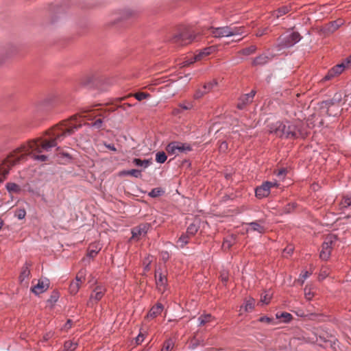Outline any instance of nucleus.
<instances>
[{
	"label": "nucleus",
	"mask_w": 351,
	"mask_h": 351,
	"mask_svg": "<svg viewBox=\"0 0 351 351\" xmlns=\"http://www.w3.org/2000/svg\"><path fill=\"white\" fill-rule=\"evenodd\" d=\"M191 237L186 232L183 233L178 239L177 243L180 245V247L183 248L186 244L189 243Z\"/></svg>",
	"instance_id": "obj_28"
},
{
	"label": "nucleus",
	"mask_w": 351,
	"mask_h": 351,
	"mask_svg": "<svg viewBox=\"0 0 351 351\" xmlns=\"http://www.w3.org/2000/svg\"><path fill=\"white\" fill-rule=\"evenodd\" d=\"M72 323H73V322L71 319H68L66 321V322L65 323V324L64 325V329L65 330L70 329L72 326Z\"/></svg>",
	"instance_id": "obj_53"
},
{
	"label": "nucleus",
	"mask_w": 351,
	"mask_h": 351,
	"mask_svg": "<svg viewBox=\"0 0 351 351\" xmlns=\"http://www.w3.org/2000/svg\"><path fill=\"white\" fill-rule=\"evenodd\" d=\"M78 344L77 342L73 341H66L64 344V351H74L76 350Z\"/></svg>",
	"instance_id": "obj_31"
},
{
	"label": "nucleus",
	"mask_w": 351,
	"mask_h": 351,
	"mask_svg": "<svg viewBox=\"0 0 351 351\" xmlns=\"http://www.w3.org/2000/svg\"><path fill=\"white\" fill-rule=\"evenodd\" d=\"M331 27L332 28V30H336L340 25V24L338 23L337 21H332L330 23Z\"/></svg>",
	"instance_id": "obj_57"
},
{
	"label": "nucleus",
	"mask_w": 351,
	"mask_h": 351,
	"mask_svg": "<svg viewBox=\"0 0 351 351\" xmlns=\"http://www.w3.org/2000/svg\"><path fill=\"white\" fill-rule=\"evenodd\" d=\"M311 273L308 272V271H304L301 273L300 275V278L302 281V282L311 276Z\"/></svg>",
	"instance_id": "obj_47"
},
{
	"label": "nucleus",
	"mask_w": 351,
	"mask_h": 351,
	"mask_svg": "<svg viewBox=\"0 0 351 351\" xmlns=\"http://www.w3.org/2000/svg\"><path fill=\"white\" fill-rule=\"evenodd\" d=\"M287 173V170L285 169H280L277 173V176L280 178L283 179Z\"/></svg>",
	"instance_id": "obj_51"
},
{
	"label": "nucleus",
	"mask_w": 351,
	"mask_h": 351,
	"mask_svg": "<svg viewBox=\"0 0 351 351\" xmlns=\"http://www.w3.org/2000/svg\"><path fill=\"white\" fill-rule=\"evenodd\" d=\"M256 51V47L255 45H251L246 47L241 51V53L244 56H249L254 53Z\"/></svg>",
	"instance_id": "obj_38"
},
{
	"label": "nucleus",
	"mask_w": 351,
	"mask_h": 351,
	"mask_svg": "<svg viewBox=\"0 0 351 351\" xmlns=\"http://www.w3.org/2000/svg\"><path fill=\"white\" fill-rule=\"evenodd\" d=\"M106 292V289L102 285L96 286L92 291L87 302L88 306H93L101 300Z\"/></svg>",
	"instance_id": "obj_9"
},
{
	"label": "nucleus",
	"mask_w": 351,
	"mask_h": 351,
	"mask_svg": "<svg viewBox=\"0 0 351 351\" xmlns=\"http://www.w3.org/2000/svg\"><path fill=\"white\" fill-rule=\"evenodd\" d=\"M235 243V238L233 236H231L229 238H226L224 239L222 248L223 250H228Z\"/></svg>",
	"instance_id": "obj_29"
},
{
	"label": "nucleus",
	"mask_w": 351,
	"mask_h": 351,
	"mask_svg": "<svg viewBox=\"0 0 351 351\" xmlns=\"http://www.w3.org/2000/svg\"><path fill=\"white\" fill-rule=\"evenodd\" d=\"M155 279L156 287L158 291L163 293L167 289V276L162 274L160 268L156 269Z\"/></svg>",
	"instance_id": "obj_11"
},
{
	"label": "nucleus",
	"mask_w": 351,
	"mask_h": 351,
	"mask_svg": "<svg viewBox=\"0 0 351 351\" xmlns=\"http://www.w3.org/2000/svg\"><path fill=\"white\" fill-rule=\"evenodd\" d=\"M342 95L339 93H336L330 99L323 101L321 103V109L324 110L328 116L337 117L342 111Z\"/></svg>",
	"instance_id": "obj_3"
},
{
	"label": "nucleus",
	"mask_w": 351,
	"mask_h": 351,
	"mask_svg": "<svg viewBox=\"0 0 351 351\" xmlns=\"http://www.w3.org/2000/svg\"><path fill=\"white\" fill-rule=\"evenodd\" d=\"M167 158V155L164 152H158L156 154V160L158 163H164Z\"/></svg>",
	"instance_id": "obj_37"
},
{
	"label": "nucleus",
	"mask_w": 351,
	"mask_h": 351,
	"mask_svg": "<svg viewBox=\"0 0 351 351\" xmlns=\"http://www.w3.org/2000/svg\"><path fill=\"white\" fill-rule=\"evenodd\" d=\"M4 151V147L3 145H0V154Z\"/></svg>",
	"instance_id": "obj_64"
},
{
	"label": "nucleus",
	"mask_w": 351,
	"mask_h": 351,
	"mask_svg": "<svg viewBox=\"0 0 351 351\" xmlns=\"http://www.w3.org/2000/svg\"><path fill=\"white\" fill-rule=\"evenodd\" d=\"M199 228V221H195L188 226L186 232L192 237L198 232Z\"/></svg>",
	"instance_id": "obj_21"
},
{
	"label": "nucleus",
	"mask_w": 351,
	"mask_h": 351,
	"mask_svg": "<svg viewBox=\"0 0 351 351\" xmlns=\"http://www.w3.org/2000/svg\"><path fill=\"white\" fill-rule=\"evenodd\" d=\"M124 14H125V18H128V17L132 16L134 14V13H133V12H132L130 10H125L124 12Z\"/></svg>",
	"instance_id": "obj_59"
},
{
	"label": "nucleus",
	"mask_w": 351,
	"mask_h": 351,
	"mask_svg": "<svg viewBox=\"0 0 351 351\" xmlns=\"http://www.w3.org/2000/svg\"><path fill=\"white\" fill-rule=\"evenodd\" d=\"M5 188L12 194H19L22 190L21 186L14 182H8L5 184Z\"/></svg>",
	"instance_id": "obj_22"
},
{
	"label": "nucleus",
	"mask_w": 351,
	"mask_h": 351,
	"mask_svg": "<svg viewBox=\"0 0 351 351\" xmlns=\"http://www.w3.org/2000/svg\"><path fill=\"white\" fill-rule=\"evenodd\" d=\"M265 182V184H267V186L269 189V190L271 188L278 187V183L277 182V181H274V182L267 181V182Z\"/></svg>",
	"instance_id": "obj_52"
},
{
	"label": "nucleus",
	"mask_w": 351,
	"mask_h": 351,
	"mask_svg": "<svg viewBox=\"0 0 351 351\" xmlns=\"http://www.w3.org/2000/svg\"><path fill=\"white\" fill-rule=\"evenodd\" d=\"M213 319L210 314H204L198 317L199 326H203L206 323L210 322Z\"/></svg>",
	"instance_id": "obj_30"
},
{
	"label": "nucleus",
	"mask_w": 351,
	"mask_h": 351,
	"mask_svg": "<svg viewBox=\"0 0 351 351\" xmlns=\"http://www.w3.org/2000/svg\"><path fill=\"white\" fill-rule=\"evenodd\" d=\"M144 340V337L142 334H139L136 338V342L137 344L141 343Z\"/></svg>",
	"instance_id": "obj_54"
},
{
	"label": "nucleus",
	"mask_w": 351,
	"mask_h": 351,
	"mask_svg": "<svg viewBox=\"0 0 351 351\" xmlns=\"http://www.w3.org/2000/svg\"><path fill=\"white\" fill-rule=\"evenodd\" d=\"M58 293H53L51 296V298L49 300V301L51 302H56L58 300Z\"/></svg>",
	"instance_id": "obj_58"
},
{
	"label": "nucleus",
	"mask_w": 351,
	"mask_h": 351,
	"mask_svg": "<svg viewBox=\"0 0 351 351\" xmlns=\"http://www.w3.org/2000/svg\"><path fill=\"white\" fill-rule=\"evenodd\" d=\"M337 238L335 234L327 236L322 245V250L319 253V258L323 261H327L331 255V252Z\"/></svg>",
	"instance_id": "obj_8"
},
{
	"label": "nucleus",
	"mask_w": 351,
	"mask_h": 351,
	"mask_svg": "<svg viewBox=\"0 0 351 351\" xmlns=\"http://www.w3.org/2000/svg\"><path fill=\"white\" fill-rule=\"evenodd\" d=\"M149 97V94L145 93L143 92H138V93H135V95H134V97L138 101H142L143 99H146Z\"/></svg>",
	"instance_id": "obj_42"
},
{
	"label": "nucleus",
	"mask_w": 351,
	"mask_h": 351,
	"mask_svg": "<svg viewBox=\"0 0 351 351\" xmlns=\"http://www.w3.org/2000/svg\"><path fill=\"white\" fill-rule=\"evenodd\" d=\"M121 176H131L134 178H141L142 176L141 171L138 169L125 170L120 173Z\"/></svg>",
	"instance_id": "obj_27"
},
{
	"label": "nucleus",
	"mask_w": 351,
	"mask_h": 351,
	"mask_svg": "<svg viewBox=\"0 0 351 351\" xmlns=\"http://www.w3.org/2000/svg\"><path fill=\"white\" fill-rule=\"evenodd\" d=\"M178 107L182 110H191L193 108V104L191 101H184L178 104Z\"/></svg>",
	"instance_id": "obj_40"
},
{
	"label": "nucleus",
	"mask_w": 351,
	"mask_h": 351,
	"mask_svg": "<svg viewBox=\"0 0 351 351\" xmlns=\"http://www.w3.org/2000/svg\"><path fill=\"white\" fill-rule=\"evenodd\" d=\"M49 287V281L48 279L45 280H39L38 283L32 288V291L36 295H39L40 293L46 291Z\"/></svg>",
	"instance_id": "obj_13"
},
{
	"label": "nucleus",
	"mask_w": 351,
	"mask_h": 351,
	"mask_svg": "<svg viewBox=\"0 0 351 351\" xmlns=\"http://www.w3.org/2000/svg\"><path fill=\"white\" fill-rule=\"evenodd\" d=\"M265 32H266V29H264V30H259V31L256 34V35L257 36H263V34H265Z\"/></svg>",
	"instance_id": "obj_62"
},
{
	"label": "nucleus",
	"mask_w": 351,
	"mask_h": 351,
	"mask_svg": "<svg viewBox=\"0 0 351 351\" xmlns=\"http://www.w3.org/2000/svg\"><path fill=\"white\" fill-rule=\"evenodd\" d=\"M30 267H31V263H29L28 262H25V263L24 264V265L22 268V271H21L20 276H19L21 281H23L25 278H27L29 276Z\"/></svg>",
	"instance_id": "obj_23"
},
{
	"label": "nucleus",
	"mask_w": 351,
	"mask_h": 351,
	"mask_svg": "<svg viewBox=\"0 0 351 351\" xmlns=\"http://www.w3.org/2000/svg\"><path fill=\"white\" fill-rule=\"evenodd\" d=\"M304 295L305 298L308 300H311L313 297V293L311 292V289H308L307 287H305L304 289Z\"/></svg>",
	"instance_id": "obj_44"
},
{
	"label": "nucleus",
	"mask_w": 351,
	"mask_h": 351,
	"mask_svg": "<svg viewBox=\"0 0 351 351\" xmlns=\"http://www.w3.org/2000/svg\"><path fill=\"white\" fill-rule=\"evenodd\" d=\"M149 228V225L147 223L141 224L137 227L132 229V238L137 237L138 236L145 235Z\"/></svg>",
	"instance_id": "obj_16"
},
{
	"label": "nucleus",
	"mask_w": 351,
	"mask_h": 351,
	"mask_svg": "<svg viewBox=\"0 0 351 351\" xmlns=\"http://www.w3.org/2000/svg\"><path fill=\"white\" fill-rule=\"evenodd\" d=\"M243 29V27H237L232 25L219 27H212L210 28V33L215 38H223L240 36L244 32Z\"/></svg>",
	"instance_id": "obj_4"
},
{
	"label": "nucleus",
	"mask_w": 351,
	"mask_h": 351,
	"mask_svg": "<svg viewBox=\"0 0 351 351\" xmlns=\"http://www.w3.org/2000/svg\"><path fill=\"white\" fill-rule=\"evenodd\" d=\"M192 146L189 143L179 141L169 143L166 147V152L169 155L178 156L180 154H186L192 151Z\"/></svg>",
	"instance_id": "obj_6"
},
{
	"label": "nucleus",
	"mask_w": 351,
	"mask_h": 351,
	"mask_svg": "<svg viewBox=\"0 0 351 351\" xmlns=\"http://www.w3.org/2000/svg\"><path fill=\"white\" fill-rule=\"evenodd\" d=\"M293 252V247L290 245V246H287L285 250H284V252L285 253H287L289 255L292 254Z\"/></svg>",
	"instance_id": "obj_55"
},
{
	"label": "nucleus",
	"mask_w": 351,
	"mask_h": 351,
	"mask_svg": "<svg viewBox=\"0 0 351 351\" xmlns=\"http://www.w3.org/2000/svg\"><path fill=\"white\" fill-rule=\"evenodd\" d=\"M258 321L260 322L271 323L273 321V319L267 316H263L259 318Z\"/></svg>",
	"instance_id": "obj_50"
},
{
	"label": "nucleus",
	"mask_w": 351,
	"mask_h": 351,
	"mask_svg": "<svg viewBox=\"0 0 351 351\" xmlns=\"http://www.w3.org/2000/svg\"><path fill=\"white\" fill-rule=\"evenodd\" d=\"M205 94L206 93H205L204 89H202V90L198 89L194 93L193 97L195 99H199L202 98Z\"/></svg>",
	"instance_id": "obj_43"
},
{
	"label": "nucleus",
	"mask_w": 351,
	"mask_h": 351,
	"mask_svg": "<svg viewBox=\"0 0 351 351\" xmlns=\"http://www.w3.org/2000/svg\"><path fill=\"white\" fill-rule=\"evenodd\" d=\"M302 39V36L298 32H292L281 35L278 39V46L280 49L289 48L298 42Z\"/></svg>",
	"instance_id": "obj_5"
},
{
	"label": "nucleus",
	"mask_w": 351,
	"mask_h": 351,
	"mask_svg": "<svg viewBox=\"0 0 351 351\" xmlns=\"http://www.w3.org/2000/svg\"><path fill=\"white\" fill-rule=\"evenodd\" d=\"M164 193L165 191L161 188H154L148 193V195L155 198L162 195Z\"/></svg>",
	"instance_id": "obj_33"
},
{
	"label": "nucleus",
	"mask_w": 351,
	"mask_h": 351,
	"mask_svg": "<svg viewBox=\"0 0 351 351\" xmlns=\"http://www.w3.org/2000/svg\"><path fill=\"white\" fill-rule=\"evenodd\" d=\"M132 162L138 167H143L144 169L148 167L152 163V159L141 160L140 158H134Z\"/></svg>",
	"instance_id": "obj_25"
},
{
	"label": "nucleus",
	"mask_w": 351,
	"mask_h": 351,
	"mask_svg": "<svg viewBox=\"0 0 351 351\" xmlns=\"http://www.w3.org/2000/svg\"><path fill=\"white\" fill-rule=\"evenodd\" d=\"M216 51V47L210 46L206 48H204L197 51L196 54L194 56V60H200L204 57H206Z\"/></svg>",
	"instance_id": "obj_15"
},
{
	"label": "nucleus",
	"mask_w": 351,
	"mask_h": 351,
	"mask_svg": "<svg viewBox=\"0 0 351 351\" xmlns=\"http://www.w3.org/2000/svg\"><path fill=\"white\" fill-rule=\"evenodd\" d=\"M291 10V6L290 5H283L278 9L273 11L271 13V17L274 19H278L280 16H282L285 15L286 14L289 13Z\"/></svg>",
	"instance_id": "obj_18"
},
{
	"label": "nucleus",
	"mask_w": 351,
	"mask_h": 351,
	"mask_svg": "<svg viewBox=\"0 0 351 351\" xmlns=\"http://www.w3.org/2000/svg\"><path fill=\"white\" fill-rule=\"evenodd\" d=\"M254 305H255L254 299L250 298L245 300L243 306H241V311H242L243 309L244 311H245V312L252 311L254 308Z\"/></svg>",
	"instance_id": "obj_24"
},
{
	"label": "nucleus",
	"mask_w": 351,
	"mask_h": 351,
	"mask_svg": "<svg viewBox=\"0 0 351 351\" xmlns=\"http://www.w3.org/2000/svg\"><path fill=\"white\" fill-rule=\"evenodd\" d=\"M271 60V57L266 54H261L255 58L252 62L253 66H263Z\"/></svg>",
	"instance_id": "obj_19"
},
{
	"label": "nucleus",
	"mask_w": 351,
	"mask_h": 351,
	"mask_svg": "<svg viewBox=\"0 0 351 351\" xmlns=\"http://www.w3.org/2000/svg\"><path fill=\"white\" fill-rule=\"evenodd\" d=\"M343 207H348L351 206V197H345L342 202Z\"/></svg>",
	"instance_id": "obj_49"
},
{
	"label": "nucleus",
	"mask_w": 351,
	"mask_h": 351,
	"mask_svg": "<svg viewBox=\"0 0 351 351\" xmlns=\"http://www.w3.org/2000/svg\"><path fill=\"white\" fill-rule=\"evenodd\" d=\"M76 119L77 115H74L71 117V121L51 128L44 136L29 141L15 149L0 165V183L6 178L12 167L23 162L28 156L35 161H47L49 156L43 154V152H50L55 147L58 149L59 144L65 142L82 127L80 123L71 122Z\"/></svg>",
	"instance_id": "obj_1"
},
{
	"label": "nucleus",
	"mask_w": 351,
	"mask_h": 351,
	"mask_svg": "<svg viewBox=\"0 0 351 351\" xmlns=\"http://www.w3.org/2000/svg\"><path fill=\"white\" fill-rule=\"evenodd\" d=\"M84 278L82 277H80L78 275L76 276L75 278V282H80V284L81 285V283L82 282Z\"/></svg>",
	"instance_id": "obj_63"
},
{
	"label": "nucleus",
	"mask_w": 351,
	"mask_h": 351,
	"mask_svg": "<svg viewBox=\"0 0 351 351\" xmlns=\"http://www.w3.org/2000/svg\"><path fill=\"white\" fill-rule=\"evenodd\" d=\"M346 64V68L351 66V55L344 60L343 62Z\"/></svg>",
	"instance_id": "obj_56"
},
{
	"label": "nucleus",
	"mask_w": 351,
	"mask_h": 351,
	"mask_svg": "<svg viewBox=\"0 0 351 351\" xmlns=\"http://www.w3.org/2000/svg\"><path fill=\"white\" fill-rule=\"evenodd\" d=\"M26 216V210L25 208H17L14 212V217L18 219H23Z\"/></svg>",
	"instance_id": "obj_39"
},
{
	"label": "nucleus",
	"mask_w": 351,
	"mask_h": 351,
	"mask_svg": "<svg viewBox=\"0 0 351 351\" xmlns=\"http://www.w3.org/2000/svg\"><path fill=\"white\" fill-rule=\"evenodd\" d=\"M217 84V82L215 80H213L210 82H208L207 83H206L204 86H203V89L205 92V93L206 94L207 93L210 92L215 86H216Z\"/></svg>",
	"instance_id": "obj_35"
},
{
	"label": "nucleus",
	"mask_w": 351,
	"mask_h": 351,
	"mask_svg": "<svg viewBox=\"0 0 351 351\" xmlns=\"http://www.w3.org/2000/svg\"><path fill=\"white\" fill-rule=\"evenodd\" d=\"M105 145L108 149H109L112 151L115 152L117 150L116 147H114V145L113 144H108V145L106 144Z\"/></svg>",
	"instance_id": "obj_60"
},
{
	"label": "nucleus",
	"mask_w": 351,
	"mask_h": 351,
	"mask_svg": "<svg viewBox=\"0 0 351 351\" xmlns=\"http://www.w3.org/2000/svg\"><path fill=\"white\" fill-rule=\"evenodd\" d=\"M345 69L346 64L344 62H341L334 66L323 77V78L321 80V82H324L335 79V77H338L340 74H341Z\"/></svg>",
	"instance_id": "obj_10"
},
{
	"label": "nucleus",
	"mask_w": 351,
	"mask_h": 351,
	"mask_svg": "<svg viewBox=\"0 0 351 351\" xmlns=\"http://www.w3.org/2000/svg\"><path fill=\"white\" fill-rule=\"evenodd\" d=\"M100 250L101 247L97 244H91L88 249L87 255L90 258H94Z\"/></svg>",
	"instance_id": "obj_26"
},
{
	"label": "nucleus",
	"mask_w": 351,
	"mask_h": 351,
	"mask_svg": "<svg viewBox=\"0 0 351 351\" xmlns=\"http://www.w3.org/2000/svg\"><path fill=\"white\" fill-rule=\"evenodd\" d=\"M160 257L164 262H167L169 259L170 255L167 251H162L160 253Z\"/></svg>",
	"instance_id": "obj_45"
},
{
	"label": "nucleus",
	"mask_w": 351,
	"mask_h": 351,
	"mask_svg": "<svg viewBox=\"0 0 351 351\" xmlns=\"http://www.w3.org/2000/svg\"><path fill=\"white\" fill-rule=\"evenodd\" d=\"M268 131L276 136L286 138H304L306 133L303 132L299 125L290 122L276 121L267 125Z\"/></svg>",
	"instance_id": "obj_2"
},
{
	"label": "nucleus",
	"mask_w": 351,
	"mask_h": 351,
	"mask_svg": "<svg viewBox=\"0 0 351 351\" xmlns=\"http://www.w3.org/2000/svg\"><path fill=\"white\" fill-rule=\"evenodd\" d=\"M256 91L252 90L250 93L242 95L239 100L237 104V108L242 110L247 104L251 103L253 101L254 97L255 96Z\"/></svg>",
	"instance_id": "obj_14"
},
{
	"label": "nucleus",
	"mask_w": 351,
	"mask_h": 351,
	"mask_svg": "<svg viewBox=\"0 0 351 351\" xmlns=\"http://www.w3.org/2000/svg\"><path fill=\"white\" fill-rule=\"evenodd\" d=\"M268 184L263 182L260 186H258L255 190L256 196L258 198H263L267 197L270 193V190L267 186Z\"/></svg>",
	"instance_id": "obj_17"
},
{
	"label": "nucleus",
	"mask_w": 351,
	"mask_h": 351,
	"mask_svg": "<svg viewBox=\"0 0 351 351\" xmlns=\"http://www.w3.org/2000/svg\"><path fill=\"white\" fill-rule=\"evenodd\" d=\"M195 36L190 30H184L171 37L169 41L176 46H184L191 43L195 40Z\"/></svg>",
	"instance_id": "obj_7"
},
{
	"label": "nucleus",
	"mask_w": 351,
	"mask_h": 351,
	"mask_svg": "<svg viewBox=\"0 0 351 351\" xmlns=\"http://www.w3.org/2000/svg\"><path fill=\"white\" fill-rule=\"evenodd\" d=\"M80 285H81L78 282H71L69 288L70 293L75 295L78 292Z\"/></svg>",
	"instance_id": "obj_34"
},
{
	"label": "nucleus",
	"mask_w": 351,
	"mask_h": 351,
	"mask_svg": "<svg viewBox=\"0 0 351 351\" xmlns=\"http://www.w3.org/2000/svg\"><path fill=\"white\" fill-rule=\"evenodd\" d=\"M163 310V306L160 303H157L155 306H152L149 313H147V317L154 318L158 315H160Z\"/></svg>",
	"instance_id": "obj_20"
},
{
	"label": "nucleus",
	"mask_w": 351,
	"mask_h": 351,
	"mask_svg": "<svg viewBox=\"0 0 351 351\" xmlns=\"http://www.w3.org/2000/svg\"><path fill=\"white\" fill-rule=\"evenodd\" d=\"M263 223H264L263 220L247 223L246 226H247L248 227L246 228V232H257L260 234H263L265 232V228L263 225Z\"/></svg>",
	"instance_id": "obj_12"
},
{
	"label": "nucleus",
	"mask_w": 351,
	"mask_h": 351,
	"mask_svg": "<svg viewBox=\"0 0 351 351\" xmlns=\"http://www.w3.org/2000/svg\"><path fill=\"white\" fill-rule=\"evenodd\" d=\"M103 122H104L103 119L99 118V119H97L94 122H93L92 123L88 124V125L90 127H92V128H97V129H100L102 127Z\"/></svg>",
	"instance_id": "obj_41"
},
{
	"label": "nucleus",
	"mask_w": 351,
	"mask_h": 351,
	"mask_svg": "<svg viewBox=\"0 0 351 351\" xmlns=\"http://www.w3.org/2000/svg\"><path fill=\"white\" fill-rule=\"evenodd\" d=\"M228 145L227 142L222 141L219 147V151L225 152L228 149Z\"/></svg>",
	"instance_id": "obj_48"
},
{
	"label": "nucleus",
	"mask_w": 351,
	"mask_h": 351,
	"mask_svg": "<svg viewBox=\"0 0 351 351\" xmlns=\"http://www.w3.org/2000/svg\"><path fill=\"white\" fill-rule=\"evenodd\" d=\"M270 300H271V296L268 294H265V295L261 296V302L264 304H267L269 303Z\"/></svg>",
	"instance_id": "obj_46"
},
{
	"label": "nucleus",
	"mask_w": 351,
	"mask_h": 351,
	"mask_svg": "<svg viewBox=\"0 0 351 351\" xmlns=\"http://www.w3.org/2000/svg\"><path fill=\"white\" fill-rule=\"evenodd\" d=\"M277 319H283V322L285 323H289L291 319H293V316L289 313L287 312L281 313L280 314L277 313L276 315Z\"/></svg>",
	"instance_id": "obj_32"
},
{
	"label": "nucleus",
	"mask_w": 351,
	"mask_h": 351,
	"mask_svg": "<svg viewBox=\"0 0 351 351\" xmlns=\"http://www.w3.org/2000/svg\"><path fill=\"white\" fill-rule=\"evenodd\" d=\"M182 112V110L180 108H175L173 110V113L174 114H180Z\"/></svg>",
	"instance_id": "obj_61"
},
{
	"label": "nucleus",
	"mask_w": 351,
	"mask_h": 351,
	"mask_svg": "<svg viewBox=\"0 0 351 351\" xmlns=\"http://www.w3.org/2000/svg\"><path fill=\"white\" fill-rule=\"evenodd\" d=\"M174 346L173 339H169L166 340L163 344L161 351H170Z\"/></svg>",
	"instance_id": "obj_36"
}]
</instances>
